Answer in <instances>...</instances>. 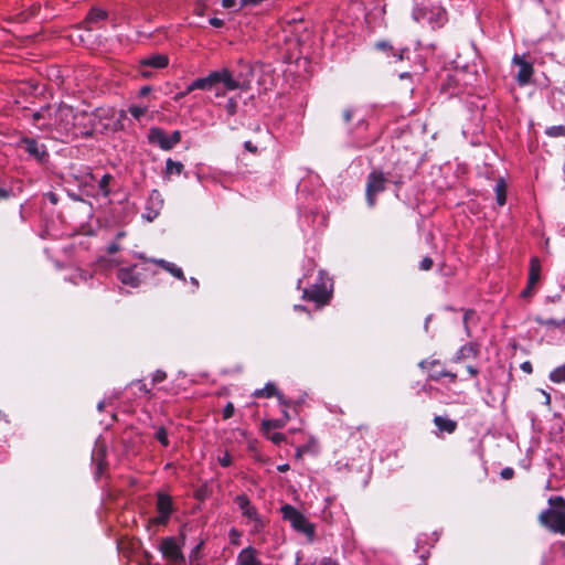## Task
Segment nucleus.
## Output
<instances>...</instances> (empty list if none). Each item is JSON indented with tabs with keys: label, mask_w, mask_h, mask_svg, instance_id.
Listing matches in <instances>:
<instances>
[{
	"label": "nucleus",
	"mask_w": 565,
	"mask_h": 565,
	"mask_svg": "<svg viewBox=\"0 0 565 565\" xmlns=\"http://www.w3.org/2000/svg\"><path fill=\"white\" fill-rule=\"evenodd\" d=\"M9 198V191L0 189V200Z\"/></svg>",
	"instance_id": "nucleus-56"
},
{
	"label": "nucleus",
	"mask_w": 565,
	"mask_h": 565,
	"mask_svg": "<svg viewBox=\"0 0 565 565\" xmlns=\"http://www.w3.org/2000/svg\"><path fill=\"white\" fill-rule=\"evenodd\" d=\"M191 281H192V284H194L195 286H198V285H199L198 280H196L195 278H192V279H191Z\"/></svg>",
	"instance_id": "nucleus-62"
},
{
	"label": "nucleus",
	"mask_w": 565,
	"mask_h": 565,
	"mask_svg": "<svg viewBox=\"0 0 565 565\" xmlns=\"http://www.w3.org/2000/svg\"><path fill=\"white\" fill-rule=\"evenodd\" d=\"M479 355V347L476 343H467L462 345L455 354L454 362H461L467 358H477Z\"/></svg>",
	"instance_id": "nucleus-19"
},
{
	"label": "nucleus",
	"mask_w": 565,
	"mask_h": 565,
	"mask_svg": "<svg viewBox=\"0 0 565 565\" xmlns=\"http://www.w3.org/2000/svg\"><path fill=\"white\" fill-rule=\"evenodd\" d=\"M329 297V291L323 282L315 284L311 288L303 290V298L317 303H326Z\"/></svg>",
	"instance_id": "nucleus-15"
},
{
	"label": "nucleus",
	"mask_w": 565,
	"mask_h": 565,
	"mask_svg": "<svg viewBox=\"0 0 565 565\" xmlns=\"http://www.w3.org/2000/svg\"><path fill=\"white\" fill-rule=\"evenodd\" d=\"M215 82L224 85L226 90L242 89L243 84L233 75L228 68L215 71Z\"/></svg>",
	"instance_id": "nucleus-12"
},
{
	"label": "nucleus",
	"mask_w": 565,
	"mask_h": 565,
	"mask_svg": "<svg viewBox=\"0 0 565 565\" xmlns=\"http://www.w3.org/2000/svg\"><path fill=\"white\" fill-rule=\"evenodd\" d=\"M183 164L180 161H174L171 158L166 161V175L170 177L172 174H181L183 171Z\"/></svg>",
	"instance_id": "nucleus-25"
},
{
	"label": "nucleus",
	"mask_w": 565,
	"mask_h": 565,
	"mask_svg": "<svg viewBox=\"0 0 565 565\" xmlns=\"http://www.w3.org/2000/svg\"><path fill=\"white\" fill-rule=\"evenodd\" d=\"M190 93H191V92H188V87H186V88H185V90L178 93V94L175 95L174 99H175V100H179V99H181V98L185 97V96H186L188 94H190Z\"/></svg>",
	"instance_id": "nucleus-54"
},
{
	"label": "nucleus",
	"mask_w": 565,
	"mask_h": 565,
	"mask_svg": "<svg viewBox=\"0 0 565 565\" xmlns=\"http://www.w3.org/2000/svg\"><path fill=\"white\" fill-rule=\"evenodd\" d=\"M542 266L537 257H532L530 260L527 282L525 288L520 292L522 299L530 300L536 292L537 286L541 280Z\"/></svg>",
	"instance_id": "nucleus-7"
},
{
	"label": "nucleus",
	"mask_w": 565,
	"mask_h": 565,
	"mask_svg": "<svg viewBox=\"0 0 565 565\" xmlns=\"http://www.w3.org/2000/svg\"><path fill=\"white\" fill-rule=\"evenodd\" d=\"M117 278L122 285L131 288H137L141 282L140 275L136 273V265L119 268L117 271Z\"/></svg>",
	"instance_id": "nucleus-14"
},
{
	"label": "nucleus",
	"mask_w": 565,
	"mask_h": 565,
	"mask_svg": "<svg viewBox=\"0 0 565 565\" xmlns=\"http://www.w3.org/2000/svg\"><path fill=\"white\" fill-rule=\"evenodd\" d=\"M470 315H472V311H467V312L465 313V316H463V322H465L466 324H467V321H468V319H469Z\"/></svg>",
	"instance_id": "nucleus-57"
},
{
	"label": "nucleus",
	"mask_w": 565,
	"mask_h": 565,
	"mask_svg": "<svg viewBox=\"0 0 565 565\" xmlns=\"http://www.w3.org/2000/svg\"><path fill=\"white\" fill-rule=\"evenodd\" d=\"M376 47L380 50H391L392 45L388 42L381 41L376 43Z\"/></svg>",
	"instance_id": "nucleus-46"
},
{
	"label": "nucleus",
	"mask_w": 565,
	"mask_h": 565,
	"mask_svg": "<svg viewBox=\"0 0 565 565\" xmlns=\"http://www.w3.org/2000/svg\"><path fill=\"white\" fill-rule=\"evenodd\" d=\"M289 417L287 418H277V419H266L263 420L262 427L265 434H268L271 429L282 428L288 423Z\"/></svg>",
	"instance_id": "nucleus-23"
},
{
	"label": "nucleus",
	"mask_w": 565,
	"mask_h": 565,
	"mask_svg": "<svg viewBox=\"0 0 565 565\" xmlns=\"http://www.w3.org/2000/svg\"><path fill=\"white\" fill-rule=\"evenodd\" d=\"M399 77H401L402 79H403V78H408V77H411V74H409V73H402V74L399 75Z\"/></svg>",
	"instance_id": "nucleus-59"
},
{
	"label": "nucleus",
	"mask_w": 565,
	"mask_h": 565,
	"mask_svg": "<svg viewBox=\"0 0 565 565\" xmlns=\"http://www.w3.org/2000/svg\"><path fill=\"white\" fill-rule=\"evenodd\" d=\"M244 147L246 150H248L249 152H253V153H256L257 152V147L253 145L252 141H245L244 143Z\"/></svg>",
	"instance_id": "nucleus-44"
},
{
	"label": "nucleus",
	"mask_w": 565,
	"mask_h": 565,
	"mask_svg": "<svg viewBox=\"0 0 565 565\" xmlns=\"http://www.w3.org/2000/svg\"><path fill=\"white\" fill-rule=\"evenodd\" d=\"M110 180V175L109 174H105L103 175L102 180H100V186L104 188L108 184Z\"/></svg>",
	"instance_id": "nucleus-52"
},
{
	"label": "nucleus",
	"mask_w": 565,
	"mask_h": 565,
	"mask_svg": "<svg viewBox=\"0 0 565 565\" xmlns=\"http://www.w3.org/2000/svg\"><path fill=\"white\" fill-rule=\"evenodd\" d=\"M217 461L222 467H228L232 463V456L228 451H224L223 455L218 456Z\"/></svg>",
	"instance_id": "nucleus-34"
},
{
	"label": "nucleus",
	"mask_w": 565,
	"mask_h": 565,
	"mask_svg": "<svg viewBox=\"0 0 565 565\" xmlns=\"http://www.w3.org/2000/svg\"><path fill=\"white\" fill-rule=\"evenodd\" d=\"M537 322L542 326H546V327H556V328H559L562 326H565V319L563 320H556V319H547V320H541V319H537Z\"/></svg>",
	"instance_id": "nucleus-33"
},
{
	"label": "nucleus",
	"mask_w": 565,
	"mask_h": 565,
	"mask_svg": "<svg viewBox=\"0 0 565 565\" xmlns=\"http://www.w3.org/2000/svg\"><path fill=\"white\" fill-rule=\"evenodd\" d=\"M300 29H305L302 18H299V19L294 18L291 20L286 21L285 31H289L290 33L298 34Z\"/></svg>",
	"instance_id": "nucleus-27"
},
{
	"label": "nucleus",
	"mask_w": 565,
	"mask_h": 565,
	"mask_svg": "<svg viewBox=\"0 0 565 565\" xmlns=\"http://www.w3.org/2000/svg\"><path fill=\"white\" fill-rule=\"evenodd\" d=\"M529 367H530L529 363H523V369L524 370H529Z\"/></svg>",
	"instance_id": "nucleus-63"
},
{
	"label": "nucleus",
	"mask_w": 565,
	"mask_h": 565,
	"mask_svg": "<svg viewBox=\"0 0 565 565\" xmlns=\"http://www.w3.org/2000/svg\"><path fill=\"white\" fill-rule=\"evenodd\" d=\"M222 6L225 9H231L236 6V0H222Z\"/></svg>",
	"instance_id": "nucleus-45"
},
{
	"label": "nucleus",
	"mask_w": 565,
	"mask_h": 565,
	"mask_svg": "<svg viewBox=\"0 0 565 565\" xmlns=\"http://www.w3.org/2000/svg\"><path fill=\"white\" fill-rule=\"evenodd\" d=\"M236 564L237 565H263L259 553L256 548L253 546H247L243 548L237 557H236Z\"/></svg>",
	"instance_id": "nucleus-17"
},
{
	"label": "nucleus",
	"mask_w": 565,
	"mask_h": 565,
	"mask_svg": "<svg viewBox=\"0 0 565 565\" xmlns=\"http://www.w3.org/2000/svg\"><path fill=\"white\" fill-rule=\"evenodd\" d=\"M234 502L241 510L242 515L252 524V533H260L265 527V522L257 508L252 503L249 498L245 494H237Z\"/></svg>",
	"instance_id": "nucleus-4"
},
{
	"label": "nucleus",
	"mask_w": 565,
	"mask_h": 565,
	"mask_svg": "<svg viewBox=\"0 0 565 565\" xmlns=\"http://www.w3.org/2000/svg\"><path fill=\"white\" fill-rule=\"evenodd\" d=\"M265 0H241L239 9L242 8H254L263 3Z\"/></svg>",
	"instance_id": "nucleus-36"
},
{
	"label": "nucleus",
	"mask_w": 565,
	"mask_h": 565,
	"mask_svg": "<svg viewBox=\"0 0 565 565\" xmlns=\"http://www.w3.org/2000/svg\"><path fill=\"white\" fill-rule=\"evenodd\" d=\"M318 565H339V564L329 557H324L320 561V563Z\"/></svg>",
	"instance_id": "nucleus-48"
},
{
	"label": "nucleus",
	"mask_w": 565,
	"mask_h": 565,
	"mask_svg": "<svg viewBox=\"0 0 565 565\" xmlns=\"http://www.w3.org/2000/svg\"><path fill=\"white\" fill-rule=\"evenodd\" d=\"M386 178L381 171H372L367 177L365 195L369 206L373 207L376 195L385 190Z\"/></svg>",
	"instance_id": "nucleus-8"
},
{
	"label": "nucleus",
	"mask_w": 565,
	"mask_h": 565,
	"mask_svg": "<svg viewBox=\"0 0 565 565\" xmlns=\"http://www.w3.org/2000/svg\"><path fill=\"white\" fill-rule=\"evenodd\" d=\"M149 204L157 207L153 215H147L148 221H152L153 217L158 215V210L161 209L163 204V200L161 198V193L158 190H153L149 196Z\"/></svg>",
	"instance_id": "nucleus-24"
},
{
	"label": "nucleus",
	"mask_w": 565,
	"mask_h": 565,
	"mask_svg": "<svg viewBox=\"0 0 565 565\" xmlns=\"http://www.w3.org/2000/svg\"><path fill=\"white\" fill-rule=\"evenodd\" d=\"M167 377L166 372L161 370H157L152 375V383H160L163 382Z\"/></svg>",
	"instance_id": "nucleus-40"
},
{
	"label": "nucleus",
	"mask_w": 565,
	"mask_h": 565,
	"mask_svg": "<svg viewBox=\"0 0 565 565\" xmlns=\"http://www.w3.org/2000/svg\"><path fill=\"white\" fill-rule=\"evenodd\" d=\"M548 508L539 515V522L550 532L565 535V499L561 495L548 499Z\"/></svg>",
	"instance_id": "nucleus-2"
},
{
	"label": "nucleus",
	"mask_w": 565,
	"mask_h": 565,
	"mask_svg": "<svg viewBox=\"0 0 565 565\" xmlns=\"http://www.w3.org/2000/svg\"><path fill=\"white\" fill-rule=\"evenodd\" d=\"M277 470H278L279 472H286V471H288V470H289V465H288V463L279 465V466L277 467Z\"/></svg>",
	"instance_id": "nucleus-55"
},
{
	"label": "nucleus",
	"mask_w": 565,
	"mask_h": 565,
	"mask_svg": "<svg viewBox=\"0 0 565 565\" xmlns=\"http://www.w3.org/2000/svg\"><path fill=\"white\" fill-rule=\"evenodd\" d=\"M280 511L295 531L305 534L309 542L315 540L316 526L300 511L290 504L282 505Z\"/></svg>",
	"instance_id": "nucleus-3"
},
{
	"label": "nucleus",
	"mask_w": 565,
	"mask_h": 565,
	"mask_svg": "<svg viewBox=\"0 0 565 565\" xmlns=\"http://www.w3.org/2000/svg\"><path fill=\"white\" fill-rule=\"evenodd\" d=\"M152 263L157 264L168 273H170L173 277L185 281V276L183 274L182 268L178 267L175 264L167 262L164 259H151Z\"/></svg>",
	"instance_id": "nucleus-20"
},
{
	"label": "nucleus",
	"mask_w": 565,
	"mask_h": 565,
	"mask_svg": "<svg viewBox=\"0 0 565 565\" xmlns=\"http://www.w3.org/2000/svg\"><path fill=\"white\" fill-rule=\"evenodd\" d=\"M88 115L75 111L73 107L60 104L57 107H43L33 114V120L41 129L56 130L61 136H89L90 131L82 125Z\"/></svg>",
	"instance_id": "nucleus-1"
},
{
	"label": "nucleus",
	"mask_w": 565,
	"mask_h": 565,
	"mask_svg": "<svg viewBox=\"0 0 565 565\" xmlns=\"http://www.w3.org/2000/svg\"><path fill=\"white\" fill-rule=\"evenodd\" d=\"M434 423L441 433L452 434L457 428V423L444 416H435Z\"/></svg>",
	"instance_id": "nucleus-21"
},
{
	"label": "nucleus",
	"mask_w": 565,
	"mask_h": 565,
	"mask_svg": "<svg viewBox=\"0 0 565 565\" xmlns=\"http://www.w3.org/2000/svg\"><path fill=\"white\" fill-rule=\"evenodd\" d=\"M150 90H151L150 86H143V87L140 88L139 95L140 96H146V95H148L150 93Z\"/></svg>",
	"instance_id": "nucleus-51"
},
{
	"label": "nucleus",
	"mask_w": 565,
	"mask_h": 565,
	"mask_svg": "<svg viewBox=\"0 0 565 565\" xmlns=\"http://www.w3.org/2000/svg\"><path fill=\"white\" fill-rule=\"evenodd\" d=\"M235 407L233 403L228 402L223 409V418L228 419L234 415Z\"/></svg>",
	"instance_id": "nucleus-37"
},
{
	"label": "nucleus",
	"mask_w": 565,
	"mask_h": 565,
	"mask_svg": "<svg viewBox=\"0 0 565 565\" xmlns=\"http://www.w3.org/2000/svg\"><path fill=\"white\" fill-rule=\"evenodd\" d=\"M106 17V13L102 9H92L87 14L86 22H95Z\"/></svg>",
	"instance_id": "nucleus-30"
},
{
	"label": "nucleus",
	"mask_w": 565,
	"mask_h": 565,
	"mask_svg": "<svg viewBox=\"0 0 565 565\" xmlns=\"http://www.w3.org/2000/svg\"><path fill=\"white\" fill-rule=\"evenodd\" d=\"M494 191H495L497 203L500 206L504 205L505 201H507V186H505V182L503 179H500L497 182Z\"/></svg>",
	"instance_id": "nucleus-26"
},
{
	"label": "nucleus",
	"mask_w": 565,
	"mask_h": 565,
	"mask_svg": "<svg viewBox=\"0 0 565 565\" xmlns=\"http://www.w3.org/2000/svg\"><path fill=\"white\" fill-rule=\"evenodd\" d=\"M148 141L152 145H157L162 150H171L181 141V132L174 130L171 135H168L160 127H152L148 132Z\"/></svg>",
	"instance_id": "nucleus-6"
},
{
	"label": "nucleus",
	"mask_w": 565,
	"mask_h": 565,
	"mask_svg": "<svg viewBox=\"0 0 565 565\" xmlns=\"http://www.w3.org/2000/svg\"><path fill=\"white\" fill-rule=\"evenodd\" d=\"M156 438L158 439V441L163 446V447H168L169 446V438H168V431L164 427H159L156 431Z\"/></svg>",
	"instance_id": "nucleus-31"
},
{
	"label": "nucleus",
	"mask_w": 565,
	"mask_h": 565,
	"mask_svg": "<svg viewBox=\"0 0 565 565\" xmlns=\"http://www.w3.org/2000/svg\"><path fill=\"white\" fill-rule=\"evenodd\" d=\"M182 547L183 542L180 543L175 537L168 536L161 540L159 551L169 564L186 565Z\"/></svg>",
	"instance_id": "nucleus-5"
},
{
	"label": "nucleus",
	"mask_w": 565,
	"mask_h": 565,
	"mask_svg": "<svg viewBox=\"0 0 565 565\" xmlns=\"http://www.w3.org/2000/svg\"><path fill=\"white\" fill-rule=\"evenodd\" d=\"M228 115H234L236 113V108H237V103L234 98H230L226 103V106H225Z\"/></svg>",
	"instance_id": "nucleus-38"
},
{
	"label": "nucleus",
	"mask_w": 565,
	"mask_h": 565,
	"mask_svg": "<svg viewBox=\"0 0 565 565\" xmlns=\"http://www.w3.org/2000/svg\"><path fill=\"white\" fill-rule=\"evenodd\" d=\"M512 63L519 66L516 74V82L520 86H525L530 83L531 77L534 73L533 65L525 61L523 56L515 54L512 58Z\"/></svg>",
	"instance_id": "nucleus-11"
},
{
	"label": "nucleus",
	"mask_w": 565,
	"mask_h": 565,
	"mask_svg": "<svg viewBox=\"0 0 565 565\" xmlns=\"http://www.w3.org/2000/svg\"><path fill=\"white\" fill-rule=\"evenodd\" d=\"M550 380L554 383L565 382V363L550 373Z\"/></svg>",
	"instance_id": "nucleus-28"
},
{
	"label": "nucleus",
	"mask_w": 565,
	"mask_h": 565,
	"mask_svg": "<svg viewBox=\"0 0 565 565\" xmlns=\"http://www.w3.org/2000/svg\"><path fill=\"white\" fill-rule=\"evenodd\" d=\"M119 250V245L117 243H113L108 246V253L114 254Z\"/></svg>",
	"instance_id": "nucleus-49"
},
{
	"label": "nucleus",
	"mask_w": 565,
	"mask_h": 565,
	"mask_svg": "<svg viewBox=\"0 0 565 565\" xmlns=\"http://www.w3.org/2000/svg\"><path fill=\"white\" fill-rule=\"evenodd\" d=\"M467 371L470 374V376H477L479 373V371L472 365H468Z\"/></svg>",
	"instance_id": "nucleus-50"
},
{
	"label": "nucleus",
	"mask_w": 565,
	"mask_h": 565,
	"mask_svg": "<svg viewBox=\"0 0 565 565\" xmlns=\"http://www.w3.org/2000/svg\"><path fill=\"white\" fill-rule=\"evenodd\" d=\"M529 367H530L529 363H523V369L524 370H529Z\"/></svg>",
	"instance_id": "nucleus-64"
},
{
	"label": "nucleus",
	"mask_w": 565,
	"mask_h": 565,
	"mask_svg": "<svg viewBox=\"0 0 565 565\" xmlns=\"http://www.w3.org/2000/svg\"><path fill=\"white\" fill-rule=\"evenodd\" d=\"M139 388L145 393H149V390L146 387V384H140Z\"/></svg>",
	"instance_id": "nucleus-58"
},
{
	"label": "nucleus",
	"mask_w": 565,
	"mask_h": 565,
	"mask_svg": "<svg viewBox=\"0 0 565 565\" xmlns=\"http://www.w3.org/2000/svg\"><path fill=\"white\" fill-rule=\"evenodd\" d=\"M21 146H23L24 150L35 158L39 161H43L47 156L46 148L44 145L39 143L34 139L23 138L21 140Z\"/></svg>",
	"instance_id": "nucleus-16"
},
{
	"label": "nucleus",
	"mask_w": 565,
	"mask_h": 565,
	"mask_svg": "<svg viewBox=\"0 0 565 565\" xmlns=\"http://www.w3.org/2000/svg\"><path fill=\"white\" fill-rule=\"evenodd\" d=\"M282 414H284L282 418H287V417L290 418V416H289V414H288V412L286 409L282 412Z\"/></svg>",
	"instance_id": "nucleus-60"
},
{
	"label": "nucleus",
	"mask_w": 565,
	"mask_h": 565,
	"mask_svg": "<svg viewBox=\"0 0 565 565\" xmlns=\"http://www.w3.org/2000/svg\"><path fill=\"white\" fill-rule=\"evenodd\" d=\"M255 397H271L277 396L279 401L282 399V396L277 391V387L273 383H267L263 388L256 390L254 392Z\"/></svg>",
	"instance_id": "nucleus-22"
},
{
	"label": "nucleus",
	"mask_w": 565,
	"mask_h": 565,
	"mask_svg": "<svg viewBox=\"0 0 565 565\" xmlns=\"http://www.w3.org/2000/svg\"><path fill=\"white\" fill-rule=\"evenodd\" d=\"M545 135L551 138H558V137L565 138V126L558 125V126L547 127L545 129Z\"/></svg>",
	"instance_id": "nucleus-29"
},
{
	"label": "nucleus",
	"mask_w": 565,
	"mask_h": 565,
	"mask_svg": "<svg viewBox=\"0 0 565 565\" xmlns=\"http://www.w3.org/2000/svg\"><path fill=\"white\" fill-rule=\"evenodd\" d=\"M210 24L214 28H221L223 26L224 22L223 20L218 19V18H211L209 20Z\"/></svg>",
	"instance_id": "nucleus-43"
},
{
	"label": "nucleus",
	"mask_w": 565,
	"mask_h": 565,
	"mask_svg": "<svg viewBox=\"0 0 565 565\" xmlns=\"http://www.w3.org/2000/svg\"><path fill=\"white\" fill-rule=\"evenodd\" d=\"M216 85L215 82V71L211 72L205 77H200L193 81L190 85H188V92H193L195 89L210 90L212 87Z\"/></svg>",
	"instance_id": "nucleus-18"
},
{
	"label": "nucleus",
	"mask_w": 565,
	"mask_h": 565,
	"mask_svg": "<svg viewBox=\"0 0 565 565\" xmlns=\"http://www.w3.org/2000/svg\"><path fill=\"white\" fill-rule=\"evenodd\" d=\"M419 367L427 372V376L431 381H439L443 377H448L451 383L457 381V374L445 370L439 360H424L419 363Z\"/></svg>",
	"instance_id": "nucleus-9"
},
{
	"label": "nucleus",
	"mask_w": 565,
	"mask_h": 565,
	"mask_svg": "<svg viewBox=\"0 0 565 565\" xmlns=\"http://www.w3.org/2000/svg\"><path fill=\"white\" fill-rule=\"evenodd\" d=\"M128 111L135 119H140L147 113V107L132 105L128 108Z\"/></svg>",
	"instance_id": "nucleus-32"
},
{
	"label": "nucleus",
	"mask_w": 565,
	"mask_h": 565,
	"mask_svg": "<svg viewBox=\"0 0 565 565\" xmlns=\"http://www.w3.org/2000/svg\"><path fill=\"white\" fill-rule=\"evenodd\" d=\"M267 438L271 440L274 444L278 445L285 440V435L282 433H273L270 431L266 434Z\"/></svg>",
	"instance_id": "nucleus-35"
},
{
	"label": "nucleus",
	"mask_w": 565,
	"mask_h": 565,
	"mask_svg": "<svg viewBox=\"0 0 565 565\" xmlns=\"http://www.w3.org/2000/svg\"><path fill=\"white\" fill-rule=\"evenodd\" d=\"M124 236H125V233H124V232H119V233H118V235H117V237H118V238H121V237H124Z\"/></svg>",
	"instance_id": "nucleus-61"
},
{
	"label": "nucleus",
	"mask_w": 565,
	"mask_h": 565,
	"mask_svg": "<svg viewBox=\"0 0 565 565\" xmlns=\"http://www.w3.org/2000/svg\"><path fill=\"white\" fill-rule=\"evenodd\" d=\"M157 510L159 512V516H157L153 521L158 524H164L171 512H172V501L171 498L167 494L159 493L157 500Z\"/></svg>",
	"instance_id": "nucleus-13"
},
{
	"label": "nucleus",
	"mask_w": 565,
	"mask_h": 565,
	"mask_svg": "<svg viewBox=\"0 0 565 565\" xmlns=\"http://www.w3.org/2000/svg\"><path fill=\"white\" fill-rule=\"evenodd\" d=\"M433 259L430 257H424L419 264L422 270H429L433 267Z\"/></svg>",
	"instance_id": "nucleus-39"
},
{
	"label": "nucleus",
	"mask_w": 565,
	"mask_h": 565,
	"mask_svg": "<svg viewBox=\"0 0 565 565\" xmlns=\"http://www.w3.org/2000/svg\"><path fill=\"white\" fill-rule=\"evenodd\" d=\"M306 450H307V448H306V447H298V448L296 449V458H297V459H300V458L302 457V455H303V452H305Z\"/></svg>",
	"instance_id": "nucleus-53"
},
{
	"label": "nucleus",
	"mask_w": 565,
	"mask_h": 565,
	"mask_svg": "<svg viewBox=\"0 0 565 565\" xmlns=\"http://www.w3.org/2000/svg\"><path fill=\"white\" fill-rule=\"evenodd\" d=\"M353 111L352 109L348 108L343 111V118L345 122H350L352 119Z\"/></svg>",
	"instance_id": "nucleus-47"
},
{
	"label": "nucleus",
	"mask_w": 565,
	"mask_h": 565,
	"mask_svg": "<svg viewBox=\"0 0 565 565\" xmlns=\"http://www.w3.org/2000/svg\"><path fill=\"white\" fill-rule=\"evenodd\" d=\"M500 475L503 479L509 480L514 476V470L512 468L508 467V468L502 469Z\"/></svg>",
	"instance_id": "nucleus-42"
},
{
	"label": "nucleus",
	"mask_w": 565,
	"mask_h": 565,
	"mask_svg": "<svg viewBox=\"0 0 565 565\" xmlns=\"http://www.w3.org/2000/svg\"><path fill=\"white\" fill-rule=\"evenodd\" d=\"M169 64V58L166 54H152L140 60L138 72L142 77H151L152 73L145 70L146 67L164 68Z\"/></svg>",
	"instance_id": "nucleus-10"
},
{
	"label": "nucleus",
	"mask_w": 565,
	"mask_h": 565,
	"mask_svg": "<svg viewBox=\"0 0 565 565\" xmlns=\"http://www.w3.org/2000/svg\"><path fill=\"white\" fill-rule=\"evenodd\" d=\"M230 537H231V541L233 544H238V540L241 537V533L238 530L236 529H231L230 530Z\"/></svg>",
	"instance_id": "nucleus-41"
}]
</instances>
